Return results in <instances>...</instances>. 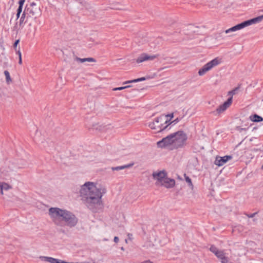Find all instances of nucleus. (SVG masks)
<instances>
[{"label": "nucleus", "instance_id": "25", "mask_svg": "<svg viewBox=\"0 0 263 263\" xmlns=\"http://www.w3.org/2000/svg\"><path fill=\"white\" fill-rule=\"evenodd\" d=\"M130 87V86L128 85V86H125L120 87H116V88H113L112 90L113 91L122 90H123L124 89L129 88Z\"/></svg>", "mask_w": 263, "mask_h": 263}, {"label": "nucleus", "instance_id": "19", "mask_svg": "<svg viewBox=\"0 0 263 263\" xmlns=\"http://www.w3.org/2000/svg\"><path fill=\"white\" fill-rule=\"evenodd\" d=\"M40 258L42 260H44L47 262H49L50 263H54V261H55V258H54L51 257H47V256H41Z\"/></svg>", "mask_w": 263, "mask_h": 263}, {"label": "nucleus", "instance_id": "29", "mask_svg": "<svg viewBox=\"0 0 263 263\" xmlns=\"http://www.w3.org/2000/svg\"><path fill=\"white\" fill-rule=\"evenodd\" d=\"M164 116H166L167 117V118L169 120V121H170V120L173 118V114H168L167 115H164ZM169 124H170V122H168Z\"/></svg>", "mask_w": 263, "mask_h": 263}, {"label": "nucleus", "instance_id": "23", "mask_svg": "<svg viewBox=\"0 0 263 263\" xmlns=\"http://www.w3.org/2000/svg\"><path fill=\"white\" fill-rule=\"evenodd\" d=\"M93 128L97 130H99L102 132L106 131L105 126L102 125H95L93 126Z\"/></svg>", "mask_w": 263, "mask_h": 263}, {"label": "nucleus", "instance_id": "1", "mask_svg": "<svg viewBox=\"0 0 263 263\" xmlns=\"http://www.w3.org/2000/svg\"><path fill=\"white\" fill-rule=\"evenodd\" d=\"M107 192L105 184L98 182H86L81 186L80 196L85 205L95 211L102 204V198Z\"/></svg>", "mask_w": 263, "mask_h": 263}, {"label": "nucleus", "instance_id": "7", "mask_svg": "<svg viewBox=\"0 0 263 263\" xmlns=\"http://www.w3.org/2000/svg\"><path fill=\"white\" fill-rule=\"evenodd\" d=\"M221 63V59L219 58H216L205 64L198 71V74L200 76H203L208 71L211 70L214 67L219 65Z\"/></svg>", "mask_w": 263, "mask_h": 263}, {"label": "nucleus", "instance_id": "40", "mask_svg": "<svg viewBox=\"0 0 263 263\" xmlns=\"http://www.w3.org/2000/svg\"><path fill=\"white\" fill-rule=\"evenodd\" d=\"M142 263H152V262H151L149 260H147V261H145Z\"/></svg>", "mask_w": 263, "mask_h": 263}, {"label": "nucleus", "instance_id": "36", "mask_svg": "<svg viewBox=\"0 0 263 263\" xmlns=\"http://www.w3.org/2000/svg\"><path fill=\"white\" fill-rule=\"evenodd\" d=\"M114 241L116 242V243H117L119 242V238L117 237V236H115L114 237Z\"/></svg>", "mask_w": 263, "mask_h": 263}, {"label": "nucleus", "instance_id": "15", "mask_svg": "<svg viewBox=\"0 0 263 263\" xmlns=\"http://www.w3.org/2000/svg\"><path fill=\"white\" fill-rule=\"evenodd\" d=\"M175 180L166 177L164 182H163L160 186H163L168 189L173 187L175 186Z\"/></svg>", "mask_w": 263, "mask_h": 263}, {"label": "nucleus", "instance_id": "12", "mask_svg": "<svg viewBox=\"0 0 263 263\" xmlns=\"http://www.w3.org/2000/svg\"><path fill=\"white\" fill-rule=\"evenodd\" d=\"M158 55H149L145 53L141 54L136 59L137 63H140L147 61H153L158 57Z\"/></svg>", "mask_w": 263, "mask_h": 263}, {"label": "nucleus", "instance_id": "22", "mask_svg": "<svg viewBox=\"0 0 263 263\" xmlns=\"http://www.w3.org/2000/svg\"><path fill=\"white\" fill-rule=\"evenodd\" d=\"M184 176L186 182L188 183V185L191 188V189L193 190L194 189V185L192 182L191 179L189 177L186 176L185 174H184Z\"/></svg>", "mask_w": 263, "mask_h": 263}, {"label": "nucleus", "instance_id": "2", "mask_svg": "<svg viewBox=\"0 0 263 263\" xmlns=\"http://www.w3.org/2000/svg\"><path fill=\"white\" fill-rule=\"evenodd\" d=\"M48 215L57 226L72 228L78 223V218L71 211L65 209L52 207L48 210Z\"/></svg>", "mask_w": 263, "mask_h": 263}, {"label": "nucleus", "instance_id": "43", "mask_svg": "<svg viewBox=\"0 0 263 263\" xmlns=\"http://www.w3.org/2000/svg\"><path fill=\"white\" fill-rule=\"evenodd\" d=\"M121 250H124V248H123V247H122V248H121Z\"/></svg>", "mask_w": 263, "mask_h": 263}, {"label": "nucleus", "instance_id": "14", "mask_svg": "<svg viewBox=\"0 0 263 263\" xmlns=\"http://www.w3.org/2000/svg\"><path fill=\"white\" fill-rule=\"evenodd\" d=\"M210 250L220 260L225 256V253L223 251L219 250L214 246H211Z\"/></svg>", "mask_w": 263, "mask_h": 263}, {"label": "nucleus", "instance_id": "34", "mask_svg": "<svg viewBox=\"0 0 263 263\" xmlns=\"http://www.w3.org/2000/svg\"><path fill=\"white\" fill-rule=\"evenodd\" d=\"M22 8H23V7L18 6V8L17 10V12L21 13V12L22 11Z\"/></svg>", "mask_w": 263, "mask_h": 263}, {"label": "nucleus", "instance_id": "37", "mask_svg": "<svg viewBox=\"0 0 263 263\" xmlns=\"http://www.w3.org/2000/svg\"><path fill=\"white\" fill-rule=\"evenodd\" d=\"M18 64L20 65L22 64V57L19 58Z\"/></svg>", "mask_w": 263, "mask_h": 263}, {"label": "nucleus", "instance_id": "24", "mask_svg": "<svg viewBox=\"0 0 263 263\" xmlns=\"http://www.w3.org/2000/svg\"><path fill=\"white\" fill-rule=\"evenodd\" d=\"M129 167V165H123V166H117V167H113L111 168L112 170L113 171H119L121 170H123L124 168H127Z\"/></svg>", "mask_w": 263, "mask_h": 263}, {"label": "nucleus", "instance_id": "3", "mask_svg": "<svg viewBox=\"0 0 263 263\" xmlns=\"http://www.w3.org/2000/svg\"><path fill=\"white\" fill-rule=\"evenodd\" d=\"M169 120L166 116L161 115L160 117L156 118L152 122H149L148 126L154 130H156L157 132L163 131L169 125Z\"/></svg>", "mask_w": 263, "mask_h": 263}, {"label": "nucleus", "instance_id": "20", "mask_svg": "<svg viewBox=\"0 0 263 263\" xmlns=\"http://www.w3.org/2000/svg\"><path fill=\"white\" fill-rule=\"evenodd\" d=\"M4 74L6 77V81L7 84H10L12 83V79L10 77V73L8 71H4Z\"/></svg>", "mask_w": 263, "mask_h": 263}, {"label": "nucleus", "instance_id": "13", "mask_svg": "<svg viewBox=\"0 0 263 263\" xmlns=\"http://www.w3.org/2000/svg\"><path fill=\"white\" fill-rule=\"evenodd\" d=\"M232 159L231 156H225L224 157H217L215 161V164L218 166H222L227 162Z\"/></svg>", "mask_w": 263, "mask_h": 263}, {"label": "nucleus", "instance_id": "27", "mask_svg": "<svg viewBox=\"0 0 263 263\" xmlns=\"http://www.w3.org/2000/svg\"><path fill=\"white\" fill-rule=\"evenodd\" d=\"M238 87H236L235 89L232 90L231 91H229V93L231 94L232 95H234L236 93V91L238 90Z\"/></svg>", "mask_w": 263, "mask_h": 263}, {"label": "nucleus", "instance_id": "21", "mask_svg": "<svg viewBox=\"0 0 263 263\" xmlns=\"http://www.w3.org/2000/svg\"><path fill=\"white\" fill-rule=\"evenodd\" d=\"M25 18L27 19V15L26 14L25 11H24V12L22 13V16L20 18V22H19L20 26H21L25 22H26V21H25Z\"/></svg>", "mask_w": 263, "mask_h": 263}, {"label": "nucleus", "instance_id": "11", "mask_svg": "<svg viewBox=\"0 0 263 263\" xmlns=\"http://www.w3.org/2000/svg\"><path fill=\"white\" fill-rule=\"evenodd\" d=\"M232 102V97L229 98L227 101L224 102L222 105H220L216 110L213 111V114L215 115L220 114L221 113L224 111L230 106L231 105Z\"/></svg>", "mask_w": 263, "mask_h": 263}, {"label": "nucleus", "instance_id": "42", "mask_svg": "<svg viewBox=\"0 0 263 263\" xmlns=\"http://www.w3.org/2000/svg\"><path fill=\"white\" fill-rule=\"evenodd\" d=\"M125 242H126V243H127V239H125Z\"/></svg>", "mask_w": 263, "mask_h": 263}, {"label": "nucleus", "instance_id": "10", "mask_svg": "<svg viewBox=\"0 0 263 263\" xmlns=\"http://www.w3.org/2000/svg\"><path fill=\"white\" fill-rule=\"evenodd\" d=\"M153 178L156 180V185L160 186L167 177L166 173L164 171L154 172L153 173Z\"/></svg>", "mask_w": 263, "mask_h": 263}, {"label": "nucleus", "instance_id": "38", "mask_svg": "<svg viewBox=\"0 0 263 263\" xmlns=\"http://www.w3.org/2000/svg\"><path fill=\"white\" fill-rule=\"evenodd\" d=\"M255 215V213H253V214H251L250 215H248V217H254V216Z\"/></svg>", "mask_w": 263, "mask_h": 263}, {"label": "nucleus", "instance_id": "33", "mask_svg": "<svg viewBox=\"0 0 263 263\" xmlns=\"http://www.w3.org/2000/svg\"><path fill=\"white\" fill-rule=\"evenodd\" d=\"M15 51L16 52V53L18 54V57L19 58L22 57V54H21V51H20V48H19L18 50L16 49V50H15Z\"/></svg>", "mask_w": 263, "mask_h": 263}, {"label": "nucleus", "instance_id": "4", "mask_svg": "<svg viewBox=\"0 0 263 263\" xmlns=\"http://www.w3.org/2000/svg\"><path fill=\"white\" fill-rule=\"evenodd\" d=\"M27 15V20L36 19L41 14L40 7L34 3H32L29 5H27L24 10Z\"/></svg>", "mask_w": 263, "mask_h": 263}, {"label": "nucleus", "instance_id": "35", "mask_svg": "<svg viewBox=\"0 0 263 263\" xmlns=\"http://www.w3.org/2000/svg\"><path fill=\"white\" fill-rule=\"evenodd\" d=\"M134 82H135V81H133V80H130V81H127L124 82L123 83V84H126L134 83Z\"/></svg>", "mask_w": 263, "mask_h": 263}, {"label": "nucleus", "instance_id": "18", "mask_svg": "<svg viewBox=\"0 0 263 263\" xmlns=\"http://www.w3.org/2000/svg\"><path fill=\"white\" fill-rule=\"evenodd\" d=\"M250 119L253 122H260L263 120V118L261 117L256 114L251 116Z\"/></svg>", "mask_w": 263, "mask_h": 263}, {"label": "nucleus", "instance_id": "6", "mask_svg": "<svg viewBox=\"0 0 263 263\" xmlns=\"http://www.w3.org/2000/svg\"><path fill=\"white\" fill-rule=\"evenodd\" d=\"M187 137L182 131H178L173 134V148H177L183 146Z\"/></svg>", "mask_w": 263, "mask_h": 263}, {"label": "nucleus", "instance_id": "17", "mask_svg": "<svg viewBox=\"0 0 263 263\" xmlns=\"http://www.w3.org/2000/svg\"><path fill=\"white\" fill-rule=\"evenodd\" d=\"M12 189V186L6 182H1V194H4V191H8Z\"/></svg>", "mask_w": 263, "mask_h": 263}, {"label": "nucleus", "instance_id": "8", "mask_svg": "<svg viewBox=\"0 0 263 263\" xmlns=\"http://www.w3.org/2000/svg\"><path fill=\"white\" fill-rule=\"evenodd\" d=\"M21 168L13 162H8L3 167L2 173L6 176H9Z\"/></svg>", "mask_w": 263, "mask_h": 263}, {"label": "nucleus", "instance_id": "28", "mask_svg": "<svg viewBox=\"0 0 263 263\" xmlns=\"http://www.w3.org/2000/svg\"><path fill=\"white\" fill-rule=\"evenodd\" d=\"M146 79L144 77H142L140 78H138L137 79L133 80V81H135V82H140L145 80Z\"/></svg>", "mask_w": 263, "mask_h": 263}, {"label": "nucleus", "instance_id": "41", "mask_svg": "<svg viewBox=\"0 0 263 263\" xmlns=\"http://www.w3.org/2000/svg\"><path fill=\"white\" fill-rule=\"evenodd\" d=\"M132 236V234H128V238H129V239H130V237H131Z\"/></svg>", "mask_w": 263, "mask_h": 263}, {"label": "nucleus", "instance_id": "39", "mask_svg": "<svg viewBox=\"0 0 263 263\" xmlns=\"http://www.w3.org/2000/svg\"><path fill=\"white\" fill-rule=\"evenodd\" d=\"M20 14H21L20 13L17 12V14H16L17 18H18L20 17Z\"/></svg>", "mask_w": 263, "mask_h": 263}, {"label": "nucleus", "instance_id": "31", "mask_svg": "<svg viewBox=\"0 0 263 263\" xmlns=\"http://www.w3.org/2000/svg\"><path fill=\"white\" fill-rule=\"evenodd\" d=\"M54 263H66V261L55 258Z\"/></svg>", "mask_w": 263, "mask_h": 263}, {"label": "nucleus", "instance_id": "26", "mask_svg": "<svg viewBox=\"0 0 263 263\" xmlns=\"http://www.w3.org/2000/svg\"><path fill=\"white\" fill-rule=\"evenodd\" d=\"M221 263H232L231 262L229 258L224 256L221 259Z\"/></svg>", "mask_w": 263, "mask_h": 263}, {"label": "nucleus", "instance_id": "32", "mask_svg": "<svg viewBox=\"0 0 263 263\" xmlns=\"http://www.w3.org/2000/svg\"><path fill=\"white\" fill-rule=\"evenodd\" d=\"M25 2V0H20L18 2L19 6L23 7Z\"/></svg>", "mask_w": 263, "mask_h": 263}, {"label": "nucleus", "instance_id": "16", "mask_svg": "<svg viewBox=\"0 0 263 263\" xmlns=\"http://www.w3.org/2000/svg\"><path fill=\"white\" fill-rule=\"evenodd\" d=\"M74 60L76 61L79 62L81 63H84L86 62H96V60L92 58H87L81 59V58H80L78 57H76L74 58Z\"/></svg>", "mask_w": 263, "mask_h": 263}, {"label": "nucleus", "instance_id": "5", "mask_svg": "<svg viewBox=\"0 0 263 263\" xmlns=\"http://www.w3.org/2000/svg\"><path fill=\"white\" fill-rule=\"evenodd\" d=\"M263 19V15L258 16L255 18L245 21L240 24H237L225 31L227 34L230 33L232 32H235L237 30H240L247 26H250L252 24H256L260 22Z\"/></svg>", "mask_w": 263, "mask_h": 263}, {"label": "nucleus", "instance_id": "30", "mask_svg": "<svg viewBox=\"0 0 263 263\" xmlns=\"http://www.w3.org/2000/svg\"><path fill=\"white\" fill-rule=\"evenodd\" d=\"M19 42H20L19 40H16V41L14 42V44H13V47H14V48H15V50H16V49H16V47H17V44L19 43Z\"/></svg>", "mask_w": 263, "mask_h": 263}, {"label": "nucleus", "instance_id": "9", "mask_svg": "<svg viewBox=\"0 0 263 263\" xmlns=\"http://www.w3.org/2000/svg\"><path fill=\"white\" fill-rule=\"evenodd\" d=\"M173 141V134H172L158 141L157 144L160 147H170L172 149L174 148Z\"/></svg>", "mask_w": 263, "mask_h": 263}]
</instances>
